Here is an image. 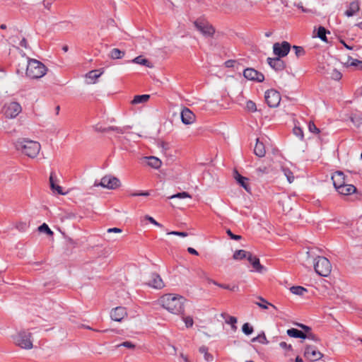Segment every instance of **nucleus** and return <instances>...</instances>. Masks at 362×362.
<instances>
[{
    "instance_id": "774afa93",
    "label": "nucleus",
    "mask_w": 362,
    "mask_h": 362,
    "mask_svg": "<svg viewBox=\"0 0 362 362\" xmlns=\"http://www.w3.org/2000/svg\"><path fill=\"white\" fill-rule=\"evenodd\" d=\"M180 356L183 358L185 362H190L189 361L188 358L186 356H185L183 354H181Z\"/></svg>"
},
{
    "instance_id": "603ef678",
    "label": "nucleus",
    "mask_w": 362,
    "mask_h": 362,
    "mask_svg": "<svg viewBox=\"0 0 362 362\" xmlns=\"http://www.w3.org/2000/svg\"><path fill=\"white\" fill-rule=\"evenodd\" d=\"M305 339L314 341H318L319 338L314 334L311 331L307 334H305Z\"/></svg>"
},
{
    "instance_id": "6ab92c4d",
    "label": "nucleus",
    "mask_w": 362,
    "mask_h": 362,
    "mask_svg": "<svg viewBox=\"0 0 362 362\" xmlns=\"http://www.w3.org/2000/svg\"><path fill=\"white\" fill-rule=\"evenodd\" d=\"M337 191L342 195H350L356 192V187L353 185L344 184L339 187Z\"/></svg>"
},
{
    "instance_id": "c9c22d12",
    "label": "nucleus",
    "mask_w": 362,
    "mask_h": 362,
    "mask_svg": "<svg viewBox=\"0 0 362 362\" xmlns=\"http://www.w3.org/2000/svg\"><path fill=\"white\" fill-rule=\"evenodd\" d=\"M282 170L284 172V175L286 177L288 181L291 183L294 180V176L293 173L288 169L286 168H283Z\"/></svg>"
},
{
    "instance_id": "bf43d9fd",
    "label": "nucleus",
    "mask_w": 362,
    "mask_h": 362,
    "mask_svg": "<svg viewBox=\"0 0 362 362\" xmlns=\"http://www.w3.org/2000/svg\"><path fill=\"white\" fill-rule=\"evenodd\" d=\"M294 5L302 10L303 12L304 13H308L310 11V10L307 9V8H305L303 6V4L302 2H299V3H295Z\"/></svg>"
},
{
    "instance_id": "49530a36",
    "label": "nucleus",
    "mask_w": 362,
    "mask_h": 362,
    "mask_svg": "<svg viewBox=\"0 0 362 362\" xmlns=\"http://www.w3.org/2000/svg\"><path fill=\"white\" fill-rule=\"evenodd\" d=\"M293 134L299 137L300 139H303V130L300 127H295L293 128Z\"/></svg>"
},
{
    "instance_id": "3c124183",
    "label": "nucleus",
    "mask_w": 362,
    "mask_h": 362,
    "mask_svg": "<svg viewBox=\"0 0 362 362\" xmlns=\"http://www.w3.org/2000/svg\"><path fill=\"white\" fill-rule=\"evenodd\" d=\"M109 131H114L118 134H124V132L123 128L118 127H114V126L107 127V132H109Z\"/></svg>"
},
{
    "instance_id": "5701e85b",
    "label": "nucleus",
    "mask_w": 362,
    "mask_h": 362,
    "mask_svg": "<svg viewBox=\"0 0 362 362\" xmlns=\"http://www.w3.org/2000/svg\"><path fill=\"white\" fill-rule=\"evenodd\" d=\"M235 179L247 191L249 192L250 187L247 183V178L240 175L238 171H235Z\"/></svg>"
},
{
    "instance_id": "2eb2a0df",
    "label": "nucleus",
    "mask_w": 362,
    "mask_h": 362,
    "mask_svg": "<svg viewBox=\"0 0 362 362\" xmlns=\"http://www.w3.org/2000/svg\"><path fill=\"white\" fill-rule=\"evenodd\" d=\"M281 57L267 58L269 65L275 71H282L286 68V64Z\"/></svg>"
},
{
    "instance_id": "7ed1b4c3",
    "label": "nucleus",
    "mask_w": 362,
    "mask_h": 362,
    "mask_svg": "<svg viewBox=\"0 0 362 362\" xmlns=\"http://www.w3.org/2000/svg\"><path fill=\"white\" fill-rule=\"evenodd\" d=\"M47 67L40 61L28 58L26 75L33 79L40 78L47 73Z\"/></svg>"
},
{
    "instance_id": "39448f33",
    "label": "nucleus",
    "mask_w": 362,
    "mask_h": 362,
    "mask_svg": "<svg viewBox=\"0 0 362 362\" xmlns=\"http://www.w3.org/2000/svg\"><path fill=\"white\" fill-rule=\"evenodd\" d=\"M31 334L25 331H21L13 336V340L16 345L25 349L33 348V342L30 340Z\"/></svg>"
},
{
    "instance_id": "338daca9",
    "label": "nucleus",
    "mask_w": 362,
    "mask_h": 362,
    "mask_svg": "<svg viewBox=\"0 0 362 362\" xmlns=\"http://www.w3.org/2000/svg\"><path fill=\"white\" fill-rule=\"evenodd\" d=\"M95 131L100 132H107V128L98 127V126L95 127Z\"/></svg>"
},
{
    "instance_id": "b1692460",
    "label": "nucleus",
    "mask_w": 362,
    "mask_h": 362,
    "mask_svg": "<svg viewBox=\"0 0 362 362\" xmlns=\"http://www.w3.org/2000/svg\"><path fill=\"white\" fill-rule=\"evenodd\" d=\"M286 333L291 337L305 339V333L295 328L288 329Z\"/></svg>"
},
{
    "instance_id": "69168bd1",
    "label": "nucleus",
    "mask_w": 362,
    "mask_h": 362,
    "mask_svg": "<svg viewBox=\"0 0 362 362\" xmlns=\"http://www.w3.org/2000/svg\"><path fill=\"white\" fill-rule=\"evenodd\" d=\"M20 45L21 47H23L25 48H27V46H28V42H27V40L25 39V38H23L21 42H20Z\"/></svg>"
},
{
    "instance_id": "de8ad7c7",
    "label": "nucleus",
    "mask_w": 362,
    "mask_h": 362,
    "mask_svg": "<svg viewBox=\"0 0 362 362\" xmlns=\"http://www.w3.org/2000/svg\"><path fill=\"white\" fill-rule=\"evenodd\" d=\"M120 346H124L127 349H134L135 345L132 342L127 341L122 342V344H118L117 346V347H120Z\"/></svg>"
},
{
    "instance_id": "f704fd0d",
    "label": "nucleus",
    "mask_w": 362,
    "mask_h": 362,
    "mask_svg": "<svg viewBox=\"0 0 362 362\" xmlns=\"http://www.w3.org/2000/svg\"><path fill=\"white\" fill-rule=\"evenodd\" d=\"M242 331L245 334L250 335L253 332L254 329L248 322H246L243 325Z\"/></svg>"
},
{
    "instance_id": "13d9d810",
    "label": "nucleus",
    "mask_w": 362,
    "mask_h": 362,
    "mask_svg": "<svg viewBox=\"0 0 362 362\" xmlns=\"http://www.w3.org/2000/svg\"><path fill=\"white\" fill-rule=\"evenodd\" d=\"M279 346H280L281 348H282L284 349H287V350H291L292 349V346L291 344H288L285 341L280 342L279 343Z\"/></svg>"
},
{
    "instance_id": "8fccbe9b",
    "label": "nucleus",
    "mask_w": 362,
    "mask_h": 362,
    "mask_svg": "<svg viewBox=\"0 0 362 362\" xmlns=\"http://www.w3.org/2000/svg\"><path fill=\"white\" fill-rule=\"evenodd\" d=\"M183 320H184L187 327H192V325L194 324V321H193V319L192 317L187 316V317H183Z\"/></svg>"
},
{
    "instance_id": "e433bc0d",
    "label": "nucleus",
    "mask_w": 362,
    "mask_h": 362,
    "mask_svg": "<svg viewBox=\"0 0 362 362\" xmlns=\"http://www.w3.org/2000/svg\"><path fill=\"white\" fill-rule=\"evenodd\" d=\"M169 199H175V198H179V199H185V198H191V196L189 193L186 192H179L177 194L171 195L168 197Z\"/></svg>"
},
{
    "instance_id": "cd10ccee",
    "label": "nucleus",
    "mask_w": 362,
    "mask_h": 362,
    "mask_svg": "<svg viewBox=\"0 0 362 362\" xmlns=\"http://www.w3.org/2000/svg\"><path fill=\"white\" fill-rule=\"evenodd\" d=\"M109 56L113 59H122L124 56V52L117 48H114L110 51Z\"/></svg>"
},
{
    "instance_id": "a878e982",
    "label": "nucleus",
    "mask_w": 362,
    "mask_h": 362,
    "mask_svg": "<svg viewBox=\"0 0 362 362\" xmlns=\"http://www.w3.org/2000/svg\"><path fill=\"white\" fill-rule=\"evenodd\" d=\"M54 174L53 173H51L49 176V183L50 187L52 190H55L59 194H64V193L62 192V188L59 185H57L54 183Z\"/></svg>"
},
{
    "instance_id": "1a4fd4ad",
    "label": "nucleus",
    "mask_w": 362,
    "mask_h": 362,
    "mask_svg": "<svg viewBox=\"0 0 362 362\" xmlns=\"http://www.w3.org/2000/svg\"><path fill=\"white\" fill-rule=\"evenodd\" d=\"M291 48L290 43L286 41L276 42L273 45V53L277 57L282 58L289 53Z\"/></svg>"
},
{
    "instance_id": "f8f14e48",
    "label": "nucleus",
    "mask_w": 362,
    "mask_h": 362,
    "mask_svg": "<svg viewBox=\"0 0 362 362\" xmlns=\"http://www.w3.org/2000/svg\"><path fill=\"white\" fill-rule=\"evenodd\" d=\"M194 25L205 36H212L215 32L212 25L206 22L195 21Z\"/></svg>"
},
{
    "instance_id": "09e8293b",
    "label": "nucleus",
    "mask_w": 362,
    "mask_h": 362,
    "mask_svg": "<svg viewBox=\"0 0 362 362\" xmlns=\"http://www.w3.org/2000/svg\"><path fill=\"white\" fill-rule=\"evenodd\" d=\"M218 287L224 288V289L230 290L232 291H238V288H239L238 286H235V285L230 286V285L222 284H221V285H218Z\"/></svg>"
},
{
    "instance_id": "9d476101",
    "label": "nucleus",
    "mask_w": 362,
    "mask_h": 362,
    "mask_svg": "<svg viewBox=\"0 0 362 362\" xmlns=\"http://www.w3.org/2000/svg\"><path fill=\"white\" fill-rule=\"evenodd\" d=\"M323 356V354L311 345H307L305 348L304 357L310 361H319Z\"/></svg>"
},
{
    "instance_id": "393cba45",
    "label": "nucleus",
    "mask_w": 362,
    "mask_h": 362,
    "mask_svg": "<svg viewBox=\"0 0 362 362\" xmlns=\"http://www.w3.org/2000/svg\"><path fill=\"white\" fill-rule=\"evenodd\" d=\"M209 349L206 346H202L199 349V351L204 355V358L205 361L208 362H211L214 360V356L212 354L209 353Z\"/></svg>"
},
{
    "instance_id": "58836bf2",
    "label": "nucleus",
    "mask_w": 362,
    "mask_h": 362,
    "mask_svg": "<svg viewBox=\"0 0 362 362\" xmlns=\"http://www.w3.org/2000/svg\"><path fill=\"white\" fill-rule=\"evenodd\" d=\"M237 318L233 316H230L228 320H226V323L231 325V328L233 330L237 329V326L235 325L237 323Z\"/></svg>"
},
{
    "instance_id": "37998d69",
    "label": "nucleus",
    "mask_w": 362,
    "mask_h": 362,
    "mask_svg": "<svg viewBox=\"0 0 362 362\" xmlns=\"http://www.w3.org/2000/svg\"><path fill=\"white\" fill-rule=\"evenodd\" d=\"M246 109L250 112H255L257 111L256 104L252 100H248L246 103Z\"/></svg>"
},
{
    "instance_id": "412c9836",
    "label": "nucleus",
    "mask_w": 362,
    "mask_h": 362,
    "mask_svg": "<svg viewBox=\"0 0 362 362\" xmlns=\"http://www.w3.org/2000/svg\"><path fill=\"white\" fill-rule=\"evenodd\" d=\"M103 71L100 69L92 70L86 74V77L90 79L89 83H95L96 80L103 74Z\"/></svg>"
},
{
    "instance_id": "4468645a",
    "label": "nucleus",
    "mask_w": 362,
    "mask_h": 362,
    "mask_svg": "<svg viewBox=\"0 0 362 362\" xmlns=\"http://www.w3.org/2000/svg\"><path fill=\"white\" fill-rule=\"evenodd\" d=\"M127 310L124 307H117L112 310L110 317L114 321L121 322L127 316Z\"/></svg>"
},
{
    "instance_id": "ddd939ff",
    "label": "nucleus",
    "mask_w": 362,
    "mask_h": 362,
    "mask_svg": "<svg viewBox=\"0 0 362 362\" xmlns=\"http://www.w3.org/2000/svg\"><path fill=\"white\" fill-rule=\"evenodd\" d=\"M196 117L187 107H184L181 112V120L185 124H192L195 122Z\"/></svg>"
},
{
    "instance_id": "0eeeda50",
    "label": "nucleus",
    "mask_w": 362,
    "mask_h": 362,
    "mask_svg": "<svg viewBox=\"0 0 362 362\" xmlns=\"http://www.w3.org/2000/svg\"><path fill=\"white\" fill-rule=\"evenodd\" d=\"M121 185V182L118 178L111 175H105L104 176L100 183H95V186H101L105 188H107L110 189H115L119 187Z\"/></svg>"
},
{
    "instance_id": "a211bd4d",
    "label": "nucleus",
    "mask_w": 362,
    "mask_h": 362,
    "mask_svg": "<svg viewBox=\"0 0 362 362\" xmlns=\"http://www.w3.org/2000/svg\"><path fill=\"white\" fill-rule=\"evenodd\" d=\"M148 285L158 289L162 288L164 286L161 277L157 274H153L151 275Z\"/></svg>"
},
{
    "instance_id": "c85d7f7f",
    "label": "nucleus",
    "mask_w": 362,
    "mask_h": 362,
    "mask_svg": "<svg viewBox=\"0 0 362 362\" xmlns=\"http://www.w3.org/2000/svg\"><path fill=\"white\" fill-rule=\"evenodd\" d=\"M132 62L141 64L147 67H152L151 63L146 59L143 58L141 56L136 57L132 60Z\"/></svg>"
},
{
    "instance_id": "ea45409f",
    "label": "nucleus",
    "mask_w": 362,
    "mask_h": 362,
    "mask_svg": "<svg viewBox=\"0 0 362 362\" xmlns=\"http://www.w3.org/2000/svg\"><path fill=\"white\" fill-rule=\"evenodd\" d=\"M293 49L295 51V54L297 57H300L305 54V50L303 47L294 45L293 46Z\"/></svg>"
},
{
    "instance_id": "dca6fc26",
    "label": "nucleus",
    "mask_w": 362,
    "mask_h": 362,
    "mask_svg": "<svg viewBox=\"0 0 362 362\" xmlns=\"http://www.w3.org/2000/svg\"><path fill=\"white\" fill-rule=\"evenodd\" d=\"M247 260L252 264L256 272L259 273H263L264 271H266L265 267L260 264L259 259L257 257L253 256L251 253H250L247 256Z\"/></svg>"
},
{
    "instance_id": "79ce46f5",
    "label": "nucleus",
    "mask_w": 362,
    "mask_h": 362,
    "mask_svg": "<svg viewBox=\"0 0 362 362\" xmlns=\"http://www.w3.org/2000/svg\"><path fill=\"white\" fill-rule=\"evenodd\" d=\"M259 299L262 302V303H257L256 304L259 307H260L261 308H262V309H267L268 308V307H267L268 305L272 306L274 308H276V307L274 305L269 303L264 298H263L262 297H259Z\"/></svg>"
},
{
    "instance_id": "f257e3e1",
    "label": "nucleus",
    "mask_w": 362,
    "mask_h": 362,
    "mask_svg": "<svg viewBox=\"0 0 362 362\" xmlns=\"http://www.w3.org/2000/svg\"><path fill=\"white\" fill-rule=\"evenodd\" d=\"M160 300L162 306L171 313L179 315L184 311L185 299L181 296L169 293L162 296Z\"/></svg>"
},
{
    "instance_id": "20e7f679",
    "label": "nucleus",
    "mask_w": 362,
    "mask_h": 362,
    "mask_svg": "<svg viewBox=\"0 0 362 362\" xmlns=\"http://www.w3.org/2000/svg\"><path fill=\"white\" fill-rule=\"evenodd\" d=\"M315 272L321 276H327L332 270L329 259L325 257L318 256L314 262Z\"/></svg>"
},
{
    "instance_id": "a18cd8bd",
    "label": "nucleus",
    "mask_w": 362,
    "mask_h": 362,
    "mask_svg": "<svg viewBox=\"0 0 362 362\" xmlns=\"http://www.w3.org/2000/svg\"><path fill=\"white\" fill-rule=\"evenodd\" d=\"M308 129L310 132L318 134L320 133V129L316 127L315 123L312 121H310L308 123Z\"/></svg>"
},
{
    "instance_id": "aec40b11",
    "label": "nucleus",
    "mask_w": 362,
    "mask_h": 362,
    "mask_svg": "<svg viewBox=\"0 0 362 362\" xmlns=\"http://www.w3.org/2000/svg\"><path fill=\"white\" fill-rule=\"evenodd\" d=\"M360 9L358 1H354L350 3L349 8L345 11V15L351 17L355 15Z\"/></svg>"
},
{
    "instance_id": "4c0bfd02",
    "label": "nucleus",
    "mask_w": 362,
    "mask_h": 362,
    "mask_svg": "<svg viewBox=\"0 0 362 362\" xmlns=\"http://www.w3.org/2000/svg\"><path fill=\"white\" fill-rule=\"evenodd\" d=\"M341 73L336 69H333L332 70V72L330 73V77L335 81L340 80L341 78Z\"/></svg>"
},
{
    "instance_id": "c03bdc74",
    "label": "nucleus",
    "mask_w": 362,
    "mask_h": 362,
    "mask_svg": "<svg viewBox=\"0 0 362 362\" xmlns=\"http://www.w3.org/2000/svg\"><path fill=\"white\" fill-rule=\"evenodd\" d=\"M348 66H358V64H362V61L354 59L351 57H349L346 62Z\"/></svg>"
},
{
    "instance_id": "4d7b16f0",
    "label": "nucleus",
    "mask_w": 362,
    "mask_h": 362,
    "mask_svg": "<svg viewBox=\"0 0 362 362\" xmlns=\"http://www.w3.org/2000/svg\"><path fill=\"white\" fill-rule=\"evenodd\" d=\"M296 325L298 327L302 328L305 331L304 333H305V334H307L311 331V328L307 325H305L300 324V323H297Z\"/></svg>"
},
{
    "instance_id": "9b49d317",
    "label": "nucleus",
    "mask_w": 362,
    "mask_h": 362,
    "mask_svg": "<svg viewBox=\"0 0 362 362\" xmlns=\"http://www.w3.org/2000/svg\"><path fill=\"white\" fill-rule=\"evenodd\" d=\"M243 76L247 80L256 82H262L264 80V74L253 68L245 69L243 71Z\"/></svg>"
},
{
    "instance_id": "052dcab7",
    "label": "nucleus",
    "mask_w": 362,
    "mask_h": 362,
    "mask_svg": "<svg viewBox=\"0 0 362 362\" xmlns=\"http://www.w3.org/2000/svg\"><path fill=\"white\" fill-rule=\"evenodd\" d=\"M148 195H149V193L148 192H135V193L130 194V196H132V197H136V196L147 197Z\"/></svg>"
},
{
    "instance_id": "423d86ee",
    "label": "nucleus",
    "mask_w": 362,
    "mask_h": 362,
    "mask_svg": "<svg viewBox=\"0 0 362 362\" xmlns=\"http://www.w3.org/2000/svg\"><path fill=\"white\" fill-rule=\"evenodd\" d=\"M21 110V105L16 102L6 103L3 108L4 114L7 118H15Z\"/></svg>"
},
{
    "instance_id": "2f4dec72",
    "label": "nucleus",
    "mask_w": 362,
    "mask_h": 362,
    "mask_svg": "<svg viewBox=\"0 0 362 362\" xmlns=\"http://www.w3.org/2000/svg\"><path fill=\"white\" fill-rule=\"evenodd\" d=\"M290 291L292 293L298 296H303L307 291L306 288L300 286H292L290 288Z\"/></svg>"
},
{
    "instance_id": "0e129e2a",
    "label": "nucleus",
    "mask_w": 362,
    "mask_h": 362,
    "mask_svg": "<svg viewBox=\"0 0 362 362\" xmlns=\"http://www.w3.org/2000/svg\"><path fill=\"white\" fill-rule=\"evenodd\" d=\"M187 251H188L189 253H190L192 255H199L198 252L195 249H194L192 247H188L187 248Z\"/></svg>"
},
{
    "instance_id": "7c9ffc66",
    "label": "nucleus",
    "mask_w": 362,
    "mask_h": 362,
    "mask_svg": "<svg viewBox=\"0 0 362 362\" xmlns=\"http://www.w3.org/2000/svg\"><path fill=\"white\" fill-rule=\"evenodd\" d=\"M250 253V252H246L243 250H236L233 254V259L236 260L243 259L244 258L247 259L248 254Z\"/></svg>"
},
{
    "instance_id": "6e6d98bb",
    "label": "nucleus",
    "mask_w": 362,
    "mask_h": 362,
    "mask_svg": "<svg viewBox=\"0 0 362 362\" xmlns=\"http://www.w3.org/2000/svg\"><path fill=\"white\" fill-rule=\"evenodd\" d=\"M226 233L230 237L231 239L236 240L241 239L240 235H234L230 229L227 230Z\"/></svg>"
},
{
    "instance_id": "e2e57ef3",
    "label": "nucleus",
    "mask_w": 362,
    "mask_h": 362,
    "mask_svg": "<svg viewBox=\"0 0 362 362\" xmlns=\"http://www.w3.org/2000/svg\"><path fill=\"white\" fill-rule=\"evenodd\" d=\"M43 6L45 8L49 9L52 6V2L50 1H43Z\"/></svg>"
},
{
    "instance_id": "864d4df0",
    "label": "nucleus",
    "mask_w": 362,
    "mask_h": 362,
    "mask_svg": "<svg viewBox=\"0 0 362 362\" xmlns=\"http://www.w3.org/2000/svg\"><path fill=\"white\" fill-rule=\"evenodd\" d=\"M168 235H174L177 236H180L182 238L187 237L188 235V233L186 232H180V231H170L167 232Z\"/></svg>"
},
{
    "instance_id": "a19ab883",
    "label": "nucleus",
    "mask_w": 362,
    "mask_h": 362,
    "mask_svg": "<svg viewBox=\"0 0 362 362\" xmlns=\"http://www.w3.org/2000/svg\"><path fill=\"white\" fill-rule=\"evenodd\" d=\"M38 230L40 232L45 233L48 235L53 234V232L51 230V229L49 228V226L46 223H43L40 226H39Z\"/></svg>"
},
{
    "instance_id": "f03ea898",
    "label": "nucleus",
    "mask_w": 362,
    "mask_h": 362,
    "mask_svg": "<svg viewBox=\"0 0 362 362\" xmlns=\"http://www.w3.org/2000/svg\"><path fill=\"white\" fill-rule=\"evenodd\" d=\"M14 144L17 151L32 158L38 155L41 148L39 142L25 138L18 139Z\"/></svg>"
},
{
    "instance_id": "5fc2aeb1",
    "label": "nucleus",
    "mask_w": 362,
    "mask_h": 362,
    "mask_svg": "<svg viewBox=\"0 0 362 362\" xmlns=\"http://www.w3.org/2000/svg\"><path fill=\"white\" fill-rule=\"evenodd\" d=\"M145 218L150 221V223H153V225L158 226V227H163V226L157 222L153 217L150 216H146Z\"/></svg>"
},
{
    "instance_id": "c756f323",
    "label": "nucleus",
    "mask_w": 362,
    "mask_h": 362,
    "mask_svg": "<svg viewBox=\"0 0 362 362\" xmlns=\"http://www.w3.org/2000/svg\"><path fill=\"white\" fill-rule=\"evenodd\" d=\"M148 165L152 168L157 169L160 166L161 161L156 157L150 156L148 158Z\"/></svg>"
},
{
    "instance_id": "bb28decb",
    "label": "nucleus",
    "mask_w": 362,
    "mask_h": 362,
    "mask_svg": "<svg viewBox=\"0 0 362 362\" xmlns=\"http://www.w3.org/2000/svg\"><path fill=\"white\" fill-rule=\"evenodd\" d=\"M150 95H135L134 99L132 101V104H140V103H145L148 101L149 99Z\"/></svg>"
},
{
    "instance_id": "4be33fe9",
    "label": "nucleus",
    "mask_w": 362,
    "mask_h": 362,
    "mask_svg": "<svg viewBox=\"0 0 362 362\" xmlns=\"http://www.w3.org/2000/svg\"><path fill=\"white\" fill-rule=\"evenodd\" d=\"M255 154L258 157H264L265 156V148L262 142H260L259 139H257L256 144L254 149Z\"/></svg>"
},
{
    "instance_id": "72a5a7b5",
    "label": "nucleus",
    "mask_w": 362,
    "mask_h": 362,
    "mask_svg": "<svg viewBox=\"0 0 362 362\" xmlns=\"http://www.w3.org/2000/svg\"><path fill=\"white\" fill-rule=\"evenodd\" d=\"M252 342L259 341V343H261L262 344H265L268 343V341H267L264 332H262V334H259L257 337L252 339Z\"/></svg>"
},
{
    "instance_id": "473e14b6",
    "label": "nucleus",
    "mask_w": 362,
    "mask_h": 362,
    "mask_svg": "<svg viewBox=\"0 0 362 362\" xmlns=\"http://www.w3.org/2000/svg\"><path fill=\"white\" fill-rule=\"evenodd\" d=\"M326 33H327V30L324 27L320 26L318 28L317 35L320 39H321L324 42L327 41V37H326Z\"/></svg>"
},
{
    "instance_id": "680f3d73",
    "label": "nucleus",
    "mask_w": 362,
    "mask_h": 362,
    "mask_svg": "<svg viewBox=\"0 0 362 362\" xmlns=\"http://www.w3.org/2000/svg\"><path fill=\"white\" fill-rule=\"evenodd\" d=\"M122 229L119 228H110L107 230V233H122Z\"/></svg>"
},
{
    "instance_id": "6e6552de",
    "label": "nucleus",
    "mask_w": 362,
    "mask_h": 362,
    "mask_svg": "<svg viewBox=\"0 0 362 362\" xmlns=\"http://www.w3.org/2000/svg\"><path fill=\"white\" fill-rule=\"evenodd\" d=\"M264 98L266 103L270 107H276L281 101L280 93L274 89L267 90Z\"/></svg>"
},
{
    "instance_id": "f3484780",
    "label": "nucleus",
    "mask_w": 362,
    "mask_h": 362,
    "mask_svg": "<svg viewBox=\"0 0 362 362\" xmlns=\"http://www.w3.org/2000/svg\"><path fill=\"white\" fill-rule=\"evenodd\" d=\"M332 180L336 189L346 183L345 175L341 171L335 172L332 176Z\"/></svg>"
}]
</instances>
